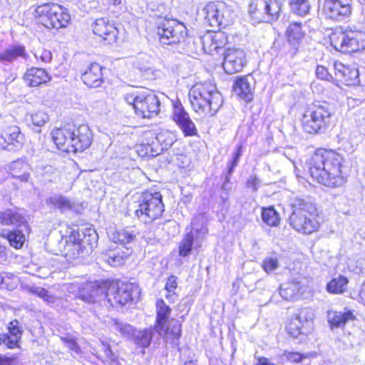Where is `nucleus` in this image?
<instances>
[{
  "mask_svg": "<svg viewBox=\"0 0 365 365\" xmlns=\"http://www.w3.org/2000/svg\"><path fill=\"white\" fill-rule=\"evenodd\" d=\"M344 161L334 151L317 149L310 159L309 172L313 179L325 186H341L345 182Z\"/></svg>",
  "mask_w": 365,
  "mask_h": 365,
  "instance_id": "1",
  "label": "nucleus"
},
{
  "mask_svg": "<svg viewBox=\"0 0 365 365\" xmlns=\"http://www.w3.org/2000/svg\"><path fill=\"white\" fill-rule=\"evenodd\" d=\"M52 139L56 147L66 153L82 152L90 147L93 135L88 125L76 127L68 124L52 131Z\"/></svg>",
  "mask_w": 365,
  "mask_h": 365,
  "instance_id": "2",
  "label": "nucleus"
},
{
  "mask_svg": "<svg viewBox=\"0 0 365 365\" xmlns=\"http://www.w3.org/2000/svg\"><path fill=\"white\" fill-rule=\"evenodd\" d=\"M292 209L289 224L294 230L301 234L310 235L319 230V213L313 202L295 198L292 203Z\"/></svg>",
  "mask_w": 365,
  "mask_h": 365,
  "instance_id": "3",
  "label": "nucleus"
},
{
  "mask_svg": "<svg viewBox=\"0 0 365 365\" xmlns=\"http://www.w3.org/2000/svg\"><path fill=\"white\" fill-rule=\"evenodd\" d=\"M189 99L196 113L210 116L216 114L223 102L215 86L207 82L193 86L189 92Z\"/></svg>",
  "mask_w": 365,
  "mask_h": 365,
  "instance_id": "4",
  "label": "nucleus"
},
{
  "mask_svg": "<svg viewBox=\"0 0 365 365\" xmlns=\"http://www.w3.org/2000/svg\"><path fill=\"white\" fill-rule=\"evenodd\" d=\"M332 112L326 102H315L307 106L302 119L304 130L310 134L324 132L329 126Z\"/></svg>",
  "mask_w": 365,
  "mask_h": 365,
  "instance_id": "5",
  "label": "nucleus"
},
{
  "mask_svg": "<svg viewBox=\"0 0 365 365\" xmlns=\"http://www.w3.org/2000/svg\"><path fill=\"white\" fill-rule=\"evenodd\" d=\"M0 225H14L18 227L8 233H1V236L7 239L10 245L15 249L21 248L25 242L23 228L27 230V223L23 214L17 209H8L0 212Z\"/></svg>",
  "mask_w": 365,
  "mask_h": 365,
  "instance_id": "6",
  "label": "nucleus"
},
{
  "mask_svg": "<svg viewBox=\"0 0 365 365\" xmlns=\"http://www.w3.org/2000/svg\"><path fill=\"white\" fill-rule=\"evenodd\" d=\"M164 212V205L160 192H143L138 200L135 215L147 223L160 217Z\"/></svg>",
  "mask_w": 365,
  "mask_h": 365,
  "instance_id": "7",
  "label": "nucleus"
},
{
  "mask_svg": "<svg viewBox=\"0 0 365 365\" xmlns=\"http://www.w3.org/2000/svg\"><path fill=\"white\" fill-rule=\"evenodd\" d=\"M201 14L210 26H223L232 24L235 14L232 5L224 1H210L202 9Z\"/></svg>",
  "mask_w": 365,
  "mask_h": 365,
  "instance_id": "8",
  "label": "nucleus"
},
{
  "mask_svg": "<svg viewBox=\"0 0 365 365\" xmlns=\"http://www.w3.org/2000/svg\"><path fill=\"white\" fill-rule=\"evenodd\" d=\"M41 24L48 29H61L66 26L71 20L66 9L57 4L39 5L35 10Z\"/></svg>",
  "mask_w": 365,
  "mask_h": 365,
  "instance_id": "9",
  "label": "nucleus"
},
{
  "mask_svg": "<svg viewBox=\"0 0 365 365\" xmlns=\"http://www.w3.org/2000/svg\"><path fill=\"white\" fill-rule=\"evenodd\" d=\"M161 43L165 45L179 44L185 42L187 30L184 24L172 19H163L157 28Z\"/></svg>",
  "mask_w": 365,
  "mask_h": 365,
  "instance_id": "10",
  "label": "nucleus"
},
{
  "mask_svg": "<svg viewBox=\"0 0 365 365\" xmlns=\"http://www.w3.org/2000/svg\"><path fill=\"white\" fill-rule=\"evenodd\" d=\"M139 293V287L137 284L118 281L108 286L106 299L112 307L124 305L137 298Z\"/></svg>",
  "mask_w": 365,
  "mask_h": 365,
  "instance_id": "11",
  "label": "nucleus"
},
{
  "mask_svg": "<svg viewBox=\"0 0 365 365\" xmlns=\"http://www.w3.org/2000/svg\"><path fill=\"white\" fill-rule=\"evenodd\" d=\"M331 45L342 53H351L359 51L365 46V33L349 31L335 32L330 36Z\"/></svg>",
  "mask_w": 365,
  "mask_h": 365,
  "instance_id": "12",
  "label": "nucleus"
},
{
  "mask_svg": "<svg viewBox=\"0 0 365 365\" xmlns=\"http://www.w3.org/2000/svg\"><path fill=\"white\" fill-rule=\"evenodd\" d=\"M281 5V0H253L249 12L257 22H269L278 19Z\"/></svg>",
  "mask_w": 365,
  "mask_h": 365,
  "instance_id": "13",
  "label": "nucleus"
},
{
  "mask_svg": "<svg viewBox=\"0 0 365 365\" xmlns=\"http://www.w3.org/2000/svg\"><path fill=\"white\" fill-rule=\"evenodd\" d=\"M197 219L195 218L192 222V229L183 237L179 245V255L180 257H187L192 249L197 250L202 246L203 239L205 238L207 229L203 225L197 223Z\"/></svg>",
  "mask_w": 365,
  "mask_h": 365,
  "instance_id": "14",
  "label": "nucleus"
},
{
  "mask_svg": "<svg viewBox=\"0 0 365 365\" xmlns=\"http://www.w3.org/2000/svg\"><path fill=\"white\" fill-rule=\"evenodd\" d=\"M314 314L311 308H303L292 316L287 325L289 335L297 338L301 334H307L312 329Z\"/></svg>",
  "mask_w": 365,
  "mask_h": 365,
  "instance_id": "15",
  "label": "nucleus"
},
{
  "mask_svg": "<svg viewBox=\"0 0 365 365\" xmlns=\"http://www.w3.org/2000/svg\"><path fill=\"white\" fill-rule=\"evenodd\" d=\"M135 113L143 118H152L160 112V102L156 94L149 90L140 91Z\"/></svg>",
  "mask_w": 365,
  "mask_h": 365,
  "instance_id": "16",
  "label": "nucleus"
},
{
  "mask_svg": "<svg viewBox=\"0 0 365 365\" xmlns=\"http://www.w3.org/2000/svg\"><path fill=\"white\" fill-rule=\"evenodd\" d=\"M351 2L352 0H324L322 12L327 19L344 21L351 14Z\"/></svg>",
  "mask_w": 365,
  "mask_h": 365,
  "instance_id": "17",
  "label": "nucleus"
},
{
  "mask_svg": "<svg viewBox=\"0 0 365 365\" xmlns=\"http://www.w3.org/2000/svg\"><path fill=\"white\" fill-rule=\"evenodd\" d=\"M173 106L172 118L182 130L184 136L196 135L197 134V128L182 103L178 100L173 103Z\"/></svg>",
  "mask_w": 365,
  "mask_h": 365,
  "instance_id": "18",
  "label": "nucleus"
},
{
  "mask_svg": "<svg viewBox=\"0 0 365 365\" xmlns=\"http://www.w3.org/2000/svg\"><path fill=\"white\" fill-rule=\"evenodd\" d=\"M246 62V54L242 49L232 48L225 50L222 66L227 73L241 71Z\"/></svg>",
  "mask_w": 365,
  "mask_h": 365,
  "instance_id": "19",
  "label": "nucleus"
},
{
  "mask_svg": "<svg viewBox=\"0 0 365 365\" xmlns=\"http://www.w3.org/2000/svg\"><path fill=\"white\" fill-rule=\"evenodd\" d=\"M107 289L106 282H88L80 291L78 298L88 303H96L106 299Z\"/></svg>",
  "mask_w": 365,
  "mask_h": 365,
  "instance_id": "20",
  "label": "nucleus"
},
{
  "mask_svg": "<svg viewBox=\"0 0 365 365\" xmlns=\"http://www.w3.org/2000/svg\"><path fill=\"white\" fill-rule=\"evenodd\" d=\"M92 29L96 35L107 41L108 43L115 42L118 33V29L107 19L101 18L96 19L92 25Z\"/></svg>",
  "mask_w": 365,
  "mask_h": 365,
  "instance_id": "21",
  "label": "nucleus"
},
{
  "mask_svg": "<svg viewBox=\"0 0 365 365\" xmlns=\"http://www.w3.org/2000/svg\"><path fill=\"white\" fill-rule=\"evenodd\" d=\"M334 67L337 81L347 86H353L359 83V71L357 68H350L340 62H336Z\"/></svg>",
  "mask_w": 365,
  "mask_h": 365,
  "instance_id": "22",
  "label": "nucleus"
},
{
  "mask_svg": "<svg viewBox=\"0 0 365 365\" xmlns=\"http://www.w3.org/2000/svg\"><path fill=\"white\" fill-rule=\"evenodd\" d=\"M83 82L90 88H98L103 83L102 67L97 63H92L82 73Z\"/></svg>",
  "mask_w": 365,
  "mask_h": 365,
  "instance_id": "23",
  "label": "nucleus"
},
{
  "mask_svg": "<svg viewBox=\"0 0 365 365\" xmlns=\"http://www.w3.org/2000/svg\"><path fill=\"white\" fill-rule=\"evenodd\" d=\"M22 135L16 126L11 127L6 133V137L0 138L1 149L8 151H15L21 148Z\"/></svg>",
  "mask_w": 365,
  "mask_h": 365,
  "instance_id": "24",
  "label": "nucleus"
},
{
  "mask_svg": "<svg viewBox=\"0 0 365 365\" xmlns=\"http://www.w3.org/2000/svg\"><path fill=\"white\" fill-rule=\"evenodd\" d=\"M26 83L30 87H36L51 80L48 73L43 68L32 67L24 75Z\"/></svg>",
  "mask_w": 365,
  "mask_h": 365,
  "instance_id": "25",
  "label": "nucleus"
},
{
  "mask_svg": "<svg viewBox=\"0 0 365 365\" xmlns=\"http://www.w3.org/2000/svg\"><path fill=\"white\" fill-rule=\"evenodd\" d=\"M328 322L331 327L342 328L345 324L354 319L355 317L352 312L344 308L341 311H329L327 313Z\"/></svg>",
  "mask_w": 365,
  "mask_h": 365,
  "instance_id": "26",
  "label": "nucleus"
},
{
  "mask_svg": "<svg viewBox=\"0 0 365 365\" xmlns=\"http://www.w3.org/2000/svg\"><path fill=\"white\" fill-rule=\"evenodd\" d=\"M29 55L23 45H11L0 52V62L12 63L18 58L26 59Z\"/></svg>",
  "mask_w": 365,
  "mask_h": 365,
  "instance_id": "27",
  "label": "nucleus"
},
{
  "mask_svg": "<svg viewBox=\"0 0 365 365\" xmlns=\"http://www.w3.org/2000/svg\"><path fill=\"white\" fill-rule=\"evenodd\" d=\"M160 336H163L167 342L170 341L172 344H175L181 336V328L178 321L172 319L162 330H156Z\"/></svg>",
  "mask_w": 365,
  "mask_h": 365,
  "instance_id": "28",
  "label": "nucleus"
},
{
  "mask_svg": "<svg viewBox=\"0 0 365 365\" xmlns=\"http://www.w3.org/2000/svg\"><path fill=\"white\" fill-rule=\"evenodd\" d=\"M204 47L207 46L210 51H215L223 48L227 43V36L224 32H216L208 34L202 38Z\"/></svg>",
  "mask_w": 365,
  "mask_h": 365,
  "instance_id": "29",
  "label": "nucleus"
},
{
  "mask_svg": "<svg viewBox=\"0 0 365 365\" xmlns=\"http://www.w3.org/2000/svg\"><path fill=\"white\" fill-rule=\"evenodd\" d=\"M125 250L120 251V248L110 250L105 253L103 259L108 264L113 267H117L123 263L124 259L131 254V250L128 247H125Z\"/></svg>",
  "mask_w": 365,
  "mask_h": 365,
  "instance_id": "30",
  "label": "nucleus"
},
{
  "mask_svg": "<svg viewBox=\"0 0 365 365\" xmlns=\"http://www.w3.org/2000/svg\"><path fill=\"white\" fill-rule=\"evenodd\" d=\"M252 87L247 77L237 79L233 86L234 92L247 102L252 100Z\"/></svg>",
  "mask_w": 365,
  "mask_h": 365,
  "instance_id": "31",
  "label": "nucleus"
},
{
  "mask_svg": "<svg viewBox=\"0 0 365 365\" xmlns=\"http://www.w3.org/2000/svg\"><path fill=\"white\" fill-rule=\"evenodd\" d=\"M156 330H162L163 327L169 322L171 309L163 299H158L156 302Z\"/></svg>",
  "mask_w": 365,
  "mask_h": 365,
  "instance_id": "32",
  "label": "nucleus"
},
{
  "mask_svg": "<svg viewBox=\"0 0 365 365\" xmlns=\"http://www.w3.org/2000/svg\"><path fill=\"white\" fill-rule=\"evenodd\" d=\"M11 175L19 179L21 182H28L30 174L28 173V164L22 160H18L12 162L9 165Z\"/></svg>",
  "mask_w": 365,
  "mask_h": 365,
  "instance_id": "33",
  "label": "nucleus"
},
{
  "mask_svg": "<svg viewBox=\"0 0 365 365\" xmlns=\"http://www.w3.org/2000/svg\"><path fill=\"white\" fill-rule=\"evenodd\" d=\"M155 331V327L148 328L143 330H135L132 339L133 342L142 348L148 347L151 343Z\"/></svg>",
  "mask_w": 365,
  "mask_h": 365,
  "instance_id": "34",
  "label": "nucleus"
},
{
  "mask_svg": "<svg viewBox=\"0 0 365 365\" xmlns=\"http://www.w3.org/2000/svg\"><path fill=\"white\" fill-rule=\"evenodd\" d=\"M63 252L68 260L76 259L86 252L78 239L68 240Z\"/></svg>",
  "mask_w": 365,
  "mask_h": 365,
  "instance_id": "35",
  "label": "nucleus"
},
{
  "mask_svg": "<svg viewBox=\"0 0 365 365\" xmlns=\"http://www.w3.org/2000/svg\"><path fill=\"white\" fill-rule=\"evenodd\" d=\"M135 237L133 231L129 229H120L115 230L110 235V240L115 243H119L121 245L130 244Z\"/></svg>",
  "mask_w": 365,
  "mask_h": 365,
  "instance_id": "36",
  "label": "nucleus"
},
{
  "mask_svg": "<svg viewBox=\"0 0 365 365\" xmlns=\"http://www.w3.org/2000/svg\"><path fill=\"white\" fill-rule=\"evenodd\" d=\"M110 323L111 328L118 332L123 337L132 339L133 334H135V329L126 322L113 319Z\"/></svg>",
  "mask_w": 365,
  "mask_h": 365,
  "instance_id": "37",
  "label": "nucleus"
},
{
  "mask_svg": "<svg viewBox=\"0 0 365 365\" xmlns=\"http://www.w3.org/2000/svg\"><path fill=\"white\" fill-rule=\"evenodd\" d=\"M261 216L262 221L269 226L277 227L279 225V214L272 207H263Z\"/></svg>",
  "mask_w": 365,
  "mask_h": 365,
  "instance_id": "38",
  "label": "nucleus"
},
{
  "mask_svg": "<svg viewBox=\"0 0 365 365\" xmlns=\"http://www.w3.org/2000/svg\"><path fill=\"white\" fill-rule=\"evenodd\" d=\"M46 202L60 209L62 212L70 210L73 207L71 200L61 195H53L46 200Z\"/></svg>",
  "mask_w": 365,
  "mask_h": 365,
  "instance_id": "39",
  "label": "nucleus"
},
{
  "mask_svg": "<svg viewBox=\"0 0 365 365\" xmlns=\"http://www.w3.org/2000/svg\"><path fill=\"white\" fill-rule=\"evenodd\" d=\"M348 279L345 277L339 276L332 279L327 285V289L329 292L333 294H341L346 288Z\"/></svg>",
  "mask_w": 365,
  "mask_h": 365,
  "instance_id": "40",
  "label": "nucleus"
},
{
  "mask_svg": "<svg viewBox=\"0 0 365 365\" xmlns=\"http://www.w3.org/2000/svg\"><path fill=\"white\" fill-rule=\"evenodd\" d=\"M304 36L302 24L299 22H293L287 29V36L289 43L294 44L298 43Z\"/></svg>",
  "mask_w": 365,
  "mask_h": 365,
  "instance_id": "41",
  "label": "nucleus"
},
{
  "mask_svg": "<svg viewBox=\"0 0 365 365\" xmlns=\"http://www.w3.org/2000/svg\"><path fill=\"white\" fill-rule=\"evenodd\" d=\"M242 145H238L235 148V152L232 153V158L228 163L227 165V172L225 176L224 185L226 182H229L230 180V178L232 174L233 173L235 168L237 166L240 159L242 156Z\"/></svg>",
  "mask_w": 365,
  "mask_h": 365,
  "instance_id": "42",
  "label": "nucleus"
},
{
  "mask_svg": "<svg viewBox=\"0 0 365 365\" xmlns=\"http://www.w3.org/2000/svg\"><path fill=\"white\" fill-rule=\"evenodd\" d=\"M292 11L299 16L307 15L310 9L308 0H288Z\"/></svg>",
  "mask_w": 365,
  "mask_h": 365,
  "instance_id": "43",
  "label": "nucleus"
},
{
  "mask_svg": "<svg viewBox=\"0 0 365 365\" xmlns=\"http://www.w3.org/2000/svg\"><path fill=\"white\" fill-rule=\"evenodd\" d=\"M156 140L161 144L162 148L160 150L164 149L167 150L170 148L176 140L175 134L170 131L165 130L161 131L157 134Z\"/></svg>",
  "mask_w": 365,
  "mask_h": 365,
  "instance_id": "44",
  "label": "nucleus"
},
{
  "mask_svg": "<svg viewBox=\"0 0 365 365\" xmlns=\"http://www.w3.org/2000/svg\"><path fill=\"white\" fill-rule=\"evenodd\" d=\"M298 285L294 283H288L280 287L279 294L285 300H292L298 293Z\"/></svg>",
  "mask_w": 365,
  "mask_h": 365,
  "instance_id": "45",
  "label": "nucleus"
},
{
  "mask_svg": "<svg viewBox=\"0 0 365 365\" xmlns=\"http://www.w3.org/2000/svg\"><path fill=\"white\" fill-rule=\"evenodd\" d=\"M26 119L28 122H31L34 125L41 127L48 120V116L45 112L37 111L28 114Z\"/></svg>",
  "mask_w": 365,
  "mask_h": 365,
  "instance_id": "46",
  "label": "nucleus"
},
{
  "mask_svg": "<svg viewBox=\"0 0 365 365\" xmlns=\"http://www.w3.org/2000/svg\"><path fill=\"white\" fill-rule=\"evenodd\" d=\"M88 236L84 235L83 239H78L86 252L92 250L97 242L98 235L94 230L88 231Z\"/></svg>",
  "mask_w": 365,
  "mask_h": 365,
  "instance_id": "47",
  "label": "nucleus"
},
{
  "mask_svg": "<svg viewBox=\"0 0 365 365\" xmlns=\"http://www.w3.org/2000/svg\"><path fill=\"white\" fill-rule=\"evenodd\" d=\"M61 341L63 344L68 348L73 353L79 355L81 353L80 346H78L76 339L71 335H65L61 336Z\"/></svg>",
  "mask_w": 365,
  "mask_h": 365,
  "instance_id": "48",
  "label": "nucleus"
},
{
  "mask_svg": "<svg viewBox=\"0 0 365 365\" xmlns=\"http://www.w3.org/2000/svg\"><path fill=\"white\" fill-rule=\"evenodd\" d=\"M308 356L307 354H302L299 352H292L284 351L282 355V359H285L292 363H299L307 359Z\"/></svg>",
  "mask_w": 365,
  "mask_h": 365,
  "instance_id": "49",
  "label": "nucleus"
},
{
  "mask_svg": "<svg viewBox=\"0 0 365 365\" xmlns=\"http://www.w3.org/2000/svg\"><path fill=\"white\" fill-rule=\"evenodd\" d=\"M278 266L279 263L276 257H267L262 262L263 269L267 273L275 270Z\"/></svg>",
  "mask_w": 365,
  "mask_h": 365,
  "instance_id": "50",
  "label": "nucleus"
},
{
  "mask_svg": "<svg viewBox=\"0 0 365 365\" xmlns=\"http://www.w3.org/2000/svg\"><path fill=\"white\" fill-rule=\"evenodd\" d=\"M19 340L14 339L10 334H0V344H4L9 349H13L17 346Z\"/></svg>",
  "mask_w": 365,
  "mask_h": 365,
  "instance_id": "51",
  "label": "nucleus"
},
{
  "mask_svg": "<svg viewBox=\"0 0 365 365\" xmlns=\"http://www.w3.org/2000/svg\"><path fill=\"white\" fill-rule=\"evenodd\" d=\"M140 91H136L132 93H127L123 96L125 101L128 104L132 106L135 111L136 110L137 103L140 100Z\"/></svg>",
  "mask_w": 365,
  "mask_h": 365,
  "instance_id": "52",
  "label": "nucleus"
},
{
  "mask_svg": "<svg viewBox=\"0 0 365 365\" xmlns=\"http://www.w3.org/2000/svg\"><path fill=\"white\" fill-rule=\"evenodd\" d=\"M19 324V322L17 320H14L8 326L9 334L13 336L14 339H17L18 340L21 339L22 334Z\"/></svg>",
  "mask_w": 365,
  "mask_h": 365,
  "instance_id": "53",
  "label": "nucleus"
},
{
  "mask_svg": "<svg viewBox=\"0 0 365 365\" xmlns=\"http://www.w3.org/2000/svg\"><path fill=\"white\" fill-rule=\"evenodd\" d=\"M316 75L318 78L326 80L327 81H331L333 77L328 72L327 68L323 66H318L316 68Z\"/></svg>",
  "mask_w": 365,
  "mask_h": 365,
  "instance_id": "54",
  "label": "nucleus"
},
{
  "mask_svg": "<svg viewBox=\"0 0 365 365\" xmlns=\"http://www.w3.org/2000/svg\"><path fill=\"white\" fill-rule=\"evenodd\" d=\"M177 287V277L174 275L170 276L165 284V290L167 291V292H173L175 291Z\"/></svg>",
  "mask_w": 365,
  "mask_h": 365,
  "instance_id": "55",
  "label": "nucleus"
},
{
  "mask_svg": "<svg viewBox=\"0 0 365 365\" xmlns=\"http://www.w3.org/2000/svg\"><path fill=\"white\" fill-rule=\"evenodd\" d=\"M35 56L36 58H39L42 62L44 63H49L52 59L51 52L46 49L35 53Z\"/></svg>",
  "mask_w": 365,
  "mask_h": 365,
  "instance_id": "56",
  "label": "nucleus"
},
{
  "mask_svg": "<svg viewBox=\"0 0 365 365\" xmlns=\"http://www.w3.org/2000/svg\"><path fill=\"white\" fill-rule=\"evenodd\" d=\"M27 268H28V270L26 271L27 273L32 274V275L38 276L39 277H45V276L43 275L44 274L42 273V269H43L42 267H38L35 264H30L28 265Z\"/></svg>",
  "mask_w": 365,
  "mask_h": 365,
  "instance_id": "57",
  "label": "nucleus"
},
{
  "mask_svg": "<svg viewBox=\"0 0 365 365\" xmlns=\"http://www.w3.org/2000/svg\"><path fill=\"white\" fill-rule=\"evenodd\" d=\"M102 350L105 352L106 356L112 361H115L117 357L113 353L110 346L103 341H101Z\"/></svg>",
  "mask_w": 365,
  "mask_h": 365,
  "instance_id": "58",
  "label": "nucleus"
},
{
  "mask_svg": "<svg viewBox=\"0 0 365 365\" xmlns=\"http://www.w3.org/2000/svg\"><path fill=\"white\" fill-rule=\"evenodd\" d=\"M29 292L37 295L38 297L43 298L46 297V289L42 287H36V286H31L29 287Z\"/></svg>",
  "mask_w": 365,
  "mask_h": 365,
  "instance_id": "59",
  "label": "nucleus"
},
{
  "mask_svg": "<svg viewBox=\"0 0 365 365\" xmlns=\"http://www.w3.org/2000/svg\"><path fill=\"white\" fill-rule=\"evenodd\" d=\"M259 184L260 180L255 175L250 176L247 181V186L252 188L254 191L257 190Z\"/></svg>",
  "mask_w": 365,
  "mask_h": 365,
  "instance_id": "60",
  "label": "nucleus"
},
{
  "mask_svg": "<svg viewBox=\"0 0 365 365\" xmlns=\"http://www.w3.org/2000/svg\"><path fill=\"white\" fill-rule=\"evenodd\" d=\"M38 171L43 175H46L50 173L57 174V172L54 170L51 165H46L38 167Z\"/></svg>",
  "mask_w": 365,
  "mask_h": 365,
  "instance_id": "61",
  "label": "nucleus"
},
{
  "mask_svg": "<svg viewBox=\"0 0 365 365\" xmlns=\"http://www.w3.org/2000/svg\"><path fill=\"white\" fill-rule=\"evenodd\" d=\"M15 363V357L0 355V365H14Z\"/></svg>",
  "mask_w": 365,
  "mask_h": 365,
  "instance_id": "62",
  "label": "nucleus"
},
{
  "mask_svg": "<svg viewBox=\"0 0 365 365\" xmlns=\"http://www.w3.org/2000/svg\"><path fill=\"white\" fill-rule=\"evenodd\" d=\"M141 147L145 148V155L155 156L160 153L159 150H155L151 145H142Z\"/></svg>",
  "mask_w": 365,
  "mask_h": 365,
  "instance_id": "63",
  "label": "nucleus"
},
{
  "mask_svg": "<svg viewBox=\"0 0 365 365\" xmlns=\"http://www.w3.org/2000/svg\"><path fill=\"white\" fill-rule=\"evenodd\" d=\"M46 297H43L42 299L46 301L48 304L51 305H54L57 304L59 301V299L54 295L51 294L48 290H46Z\"/></svg>",
  "mask_w": 365,
  "mask_h": 365,
  "instance_id": "64",
  "label": "nucleus"
}]
</instances>
